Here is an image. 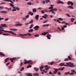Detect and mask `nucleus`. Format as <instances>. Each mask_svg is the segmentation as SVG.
Returning <instances> with one entry per match:
<instances>
[{"label":"nucleus","mask_w":76,"mask_h":76,"mask_svg":"<svg viewBox=\"0 0 76 76\" xmlns=\"http://www.w3.org/2000/svg\"><path fill=\"white\" fill-rule=\"evenodd\" d=\"M66 64L67 65L63 63H61L59 64V66H65V67H66V66L68 67L69 66L71 67H74L75 66H73V64L70 62L66 63Z\"/></svg>","instance_id":"1"},{"label":"nucleus","mask_w":76,"mask_h":76,"mask_svg":"<svg viewBox=\"0 0 76 76\" xmlns=\"http://www.w3.org/2000/svg\"><path fill=\"white\" fill-rule=\"evenodd\" d=\"M2 29H4V28H3L1 27H0V35H1L2 34H3V31H4V32H9V33H11L12 35H16V34H15L14 33V32L11 31H4V30H2Z\"/></svg>","instance_id":"2"},{"label":"nucleus","mask_w":76,"mask_h":76,"mask_svg":"<svg viewBox=\"0 0 76 76\" xmlns=\"http://www.w3.org/2000/svg\"><path fill=\"white\" fill-rule=\"evenodd\" d=\"M67 4L68 5H70L71 4V6H68L67 7V8H69V9H74V8L72 6L74 5V4L72 1H69L67 3Z\"/></svg>","instance_id":"3"},{"label":"nucleus","mask_w":76,"mask_h":76,"mask_svg":"<svg viewBox=\"0 0 76 76\" xmlns=\"http://www.w3.org/2000/svg\"><path fill=\"white\" fill-rule=\"evenodd\" d=\"M13 8L14 9L12 10V12H15V11H16V10H17L18 11L20 10V9L18 7H14Z\"/></svg>","instance_id":"4"},{"label":"nucleus","mask_w":76,"mask_h":76,"mask_svg":"<svg viewBox=\"0 0 76 76\" xmlns=\"http://www.w3.org/2000/svg\"><path fill=\"white\" fill-rule=\"evenodd\" d=\"M31 62H32V61L31 60H29L27 61V60H25L24 61L25 64H27V63H28V64H29V63H31Z\"/></svg>","instance_id":"5"},{"label":"nucleus","mask_w":76,"mask_h":76,"mask_svg":"<svg viewBox=\"0 0 76 76\" xmlns=\"http://www.w3.org/2000/svg\"><path fill=\"white\" fill-rule=\"evenodd\" d=\"M50 11H51L52 13H53L54 15L55 14V12H54V11H57V9L56 8H54L52 10H50Z\"/></svg>","instance_id":"6"},{"label":"nucleus","mask_w":76,"mask_h":76,"mask_svg":"<svg viewBox=\"0 0 76 76\" xmlns=\"http://www.w3.org/2000/svg\"><path fill=\"white\" fill-rule=\"evenodd\" d=\"M39 26H36L33 28L34 29H35V31H38L39 29Z\"/></svg>","instance_id":"7"},{"label":"nucleus","mask_w":76,"mask_h":76,"mask_svg":"<svg viewBox=\"0 0 76 76\" xmlns=\"http://www.w3.org/2000/svg\"><path fill=\"white\" fill-rule=\"evenodd\" d=\"M45 67L46 68H45V70H49L48 69L50 68V67L49 66H48V65H46L45 66Z\"/></svg>","instance_id":"8"},{"label":"nucleus","mask_w":76,"mask_h":76,"mask_svg":"<svg viewBox=\"0 0 76 76\" xmlns=\"http://www.w3.org/2000/svg\"><path fill=\"white\" fill-rule=\"evenodd\" d=\"M0 13H5V14H6L7 13V12H6V11L5 10H4L0 11Z\"/></svg>","instance_id":"9"},{"label":"nucleus","mask_w":76,"mask_h":76,"mask_svg":"<svg viewBox=\"0 0 76 76\" xmlns=\"http://www.w3.org/2000/svg\"><path fill=\"white\" fill-rule=\"evenodd\" d=\"M4 1H8V2H11V3L14 4V3L10 0H4Z\"/></svg>","instance_id":"10"},{"label":"nucleus","mask_w":76,"mask_h":76,"mask_svg":"<svg viewBox=\"0 0 76 76\" xmlns=\"http://www.w3.org/2000/svg\"><path fill=\"white\" fill-rule=\"evenodd\" d=\"M34 69L35 70L36 72H38V70H39L38 68L37 67H34Z\"/></svg>","instance_id":"11"},{"label":"nucleus","mask_w":76,"mask_h":76,"mask_svg":"<svg viewBox=\"0 0 76 76\" xmlns=\"http://www.w3.org/2000/svg\"><path fill=\"white\" fill-rule=\"evenodd\" d=\"M1 26H2H2L3 27H7V26H6V24H1Z\"/></svg>","instance_id":"12"},{"label":"nucleus","mask_w":76,"mask_h":76,"mask_svg":"<svg viewBox=\"0 0 76 76\" xmlns=\"http://www.w3.org/2000/svg\"><path fill=\"white\" fill-rule=\"evenodd\" d=\"M38 17H39V15H37L35 17L36 19V20H38Z\"/></svg>","instance_id":"13"},{"label":"nucleus","mask_w":76,"mask_h":76,"mask_svg":"<svg viewBox=\"0 0 76 76\" xmlns=\"http://www.w3.org/2000/svg\"><path fill=\"white\" fill-rule=\"evenodd\" d=\"M0 55L1 56H5V55H4V53L1 52H0Z\"/></svg>","instance_id":"14"},{"label":"nucleus","mask_w":76,"mask_h":76,"mask_svg":"<svg viewBox=\"0 0 76 76\" xmlns=\"http://www.w3.org/2000/svg\"><path fill=\"white\" fill-rule=\"evenodd\" d=\"M33 27H34V24H32L30 25L29 28L30 29H31Z\"/></svg>","instance_id":"15"},{"label":"nucleus","mask_w":76,"mask_h":76,"mask_svg":"<svg viewBox=\"0 0 76 76\" xmlns=\"http://www.w3.org/2000/svg\"><path fill=\"white\" fill-rule=\"evenodd\" d=\"M32 10L33 12H37V10L35 8L33 9Z\"/></svg>","instance_id":"16"},{"label":"nucleus","mask_w":76,"mask_h":76,"mask_svg":"<svg viewBox=\"0 0 76 76\" xmlns=\"http://www.w3.org/2000/svg\"><path fill=\"white\" fill-rule=\"evenodd\" d=\"M16 58H10V60H11V61H12V60H16Z\"/></svg>","instance_id":"17"},{"label":"nucleus","mask_w":76,"mask_h":76,"mask_svg":"<svg viewBox=\"0 0 76 76\" xmlns=\"http://www.w3.org/2000/svg\"><path fill=\"white\" fill-rule=\"evenodd\" d=\"M47 33H48V32H44V33H43L42 34V35H46V34H47Z\"/></svg>","instance_id":"18"},{"label":"nucleus","mask_w":76,"mask_h":76,"mask_svg":"<svg viewBox=\"0 0 76 76\" xmlns=\"http://www.w3.org/2000/svg\"><path fill=\"white\" fill-rule=\"evenodd\" d=\"M27 75L28 76H32V75L31 74L28 73L27 74Z\"/></svg>","instance_id":"19"},{"label":"nucleus","mask_w":76,"mask_h":76,"mask_svg":"<svg viewBox=\"0 0 76 76\" xmlns=\"http://www.w3.org/2000/svg\"><path fill=\"white\" fill-rule=\"evenodd\" d=\"M12 68V65H10L9 66H8V69H11V68Z\"/></svg>","instance_id":"20"},{"label":"nucleus","mask_w":76,"mask_h":76,"mask_svg":"<svg viewBox=\"0 0 76 76\" xmlns=\"http://www.w3.org/2000/svg\"><path fill=\"white\" fill-rule=\"evenodd\" d=\"M53 9V5H52L49 8V9Z\"/></svg>","instance_id":"21"},{"label":"nucleus","mask_w":76,"mask_h":76,"mask_svg":"<svg viewBox=\"0 0 76 76\" xmlns=\"http://www.w3.org/2000/svg\"><path fill=\"white\" fill-rule=\"evenodd\" d=\"M34 76H39V74L38 73H36V74H34Z\"/></svg>","instance_id":"22"},{"label":"nucleus","mask_w":76,"mask_h":76,"mask_svg":"<svg viewBox=\"0 0 76 76\" xmlns=\"http://www.w3.org/2000/svg\"><path fill=\"white\" fill-rule=\"evenodd\" d=\"M70 72H65L64 73V75H69V74Z\"/></svg>","instance_id":"23"},{"label":"nucleus","mask_w":76,"mask_h":76,"mask_svg":"<svg viewBox=\"0 0 76 76\" xmlns=\"http://www.w3.org/2000/svg\"><path fill=\"white\" fill-rule=\"evenodd\" d=\"M9 58H7L6 59L4 60L5 62V63H6V62L8 60H9Z\"/></svg>","instance_id":"24"},{"label":"nucleus","mask_w":76,"mask_h":76,"mask_svg":"<svg viewBox=\"0 0 76 76\" xmlns=\"http://www.w3.org/2000/svg\"><path fill=\"white\" fill-rule=\"evenodd\" d=\"M25 35H26V36H27L28 35L27 34H20V36H25Z\"/></svg>","instance_id":"25"},{"label":"nucleus","mask_w":76,"mask_h":76,"mask_svg":"<svg viewBox=\"0 0 76 76\" xmlns=\"http://www.w3.org/2000/svg\"><path fill=\"white\" fill-rule=\"evenodd\" d=\"M33 31L34 30H33V29H31L29 30L28 31L30 32H33Z\"/></svg>","instance_id":"26"},{"label":"nucleus","mask_w":76,"mask_h":76,"mask_svg":"<svg viewBox=\"0 0 76 76\" xmlns=\"http://www.w3.org/2000/svg\"><path fill=\"white\" fill-rule=\"evenodd\" d=\"M45 2L47 4L50 3V0H45Z\"/></svg>","instance_id":"27"},{"label":"nucleus","mask_w":76,"mask_h":76,"mask_svg":"<svg viewBox=\"0 0 76 76\" xmlns=\"http://www.w3.org/2000/svg\"><path fill=\"white\" fill-rule=\"evenodd\" d=\"M15 26H22V24H15Z\"/></svg>","instance_id":"28"},{"label":"nucleus","mask_w":76,"mask_h":76,"mask_svg":"<svg viewBox=\"0 0 76 76\" xmlns=\"http://www.w3.org/2000/svg\"><path fill=\"white\" fill-rule=\"evenodd\" d=\"M31 68L32 67V66L31 65H28V66H27V68Z\"/></svg>","instance_id":"29"},{"label":"nucleus","mask_w":76,"mask_h":76,"mask_svg":"<svg viewBox=\"0 0 76 76\" xmlns=\"http://www.w3.org/2000/svg\"><path fill=\"white\" fill-rule=\"evenodd\" d=\"M70 20L71 22H73V21L75 20V19L72 18Z\"/></svg>","instance_id":"30"},{"label":"nucleus","mask_w":76,"mask_h":76,"mask_svg":"<svg viewBox=\"0 0 76 76\" xmlns=\"http://www.w3.org/2000/svg\"><path fill=\"white\" fill-rule=\"evenodd\" d=\"M64 61H69V60L68 58H66L64 59Z\"/></svg>","instance_id":"31"},{"label":"nucleus","mask_w":76,"mask_h":76,"mask_svg":"<svg viewBox=\"0 0 76 76\" xmlns=\"http://www.w3.org/2000/svg\"><path fill=\"white\" fill-rule=\"evenodd\" d=\"M27 4L28 5H31V4H32V3H31L30 2H28L27 3Z\"/></svg>","instance_id":"32"},{"label":"nucleus","mask_w":76,"mask_h":76,"mask_svg":"<svg viewBox=\"0 0 76 76\" xmlns=\"http://www.w3.org/2000/svg\"><path fill=\"white\" fill-rule=\"evenodd\" d=\"M24 69L25 68H24L22 67L20 70V72H22V71H23V70H24Z\"/></svg>","instance_id":"33"},{"label":"nucleus","mask_w":76,"mask_h":76,"mask_svg":"<svg viewBox=\"0 0 76 76\" xmlns=\"http://www.w3.org/2000/svg\"><path fill=\"white\" fill-rule=\"evenodd\" d=\"M33 22H34V21H33V20H31L28 23L29 24H30V23H33Z\"/></svg>","instance_id":"34"},{"label":"nucleus","mask_w":76,"mask_h":76,"mask_svg":"<svg viewBox=\"0 0 76 76\" xmlns=\"http://www.w3.org/2000/svg\"><path fill=\"white\" fill-rule=\"evenodd\" d=\"M54 63V62L53 61H52L50 62V64L51 65H53V64Z\"/></svg>","instance_id":"35"},{"label":"nucleus","mask_w":76,"mask_h":76,"mask_svg":"<svg viewBox=\"0 0 76 76\" xmlns=\"http://www.w3.org/2000/svg\"><path fill=\"white\" fill-rule=\"evenodd\" d=\"M3 35H5V36H7V35H10V34H3Z\"/></svg>","instance_id":"36"},{"label":"nucleus","mask_w":76,"mask_h":76,"mask_svg":"<svg viewBox=\"0 0 76 76\" xmlns=\"http://www.w3.org/2000/svg\"><path fill=\"white\" fill-rule=\"evenodd\" d=\"M22 19H23V20H26V17H23L22 18Z\"/></svg>","instance_id":"37"},{"label":"nucleus","mask_w":76,"mask_h":76,"mask_svg":"<svg viewBox=\"0 0 76 76\" xmlns=\"http://www.w3.org/2000/svg\"><path fill=\"white\" fill-rule=\"evenodd\" d=\"M44 69V66H41L40 68V69Z\"/></svg>","instance_id":"38"},{"label":"nucleus","mask_w":76,"mask_h":76,"mask_svg":"<svg viewBox=\"0 0 76 76\" xmlns=\"http://www.w3.org/2000/svg\"><path fill=\"white\" fill-rule=\"evenodd\" d=\"M71 72H73V73H75V70L74 69H72V70H71Z\"/></svg>","instance_id":"39"},{"label":"nucleus","mask_w":76,"mask_h":76,"mask_svg":"<svg viewBox=\"0 0 76 76\" xmlns=\"http://www.w3.org/2000/svg\"><path fill=\"white\" fill-rule=\"evenodd\" d=\"M34 37H39V35H38V34L35 35H34Z\"/></svg>","instance_id":"40"},{"label":"nucleus","mask_w":76,"mask_h":76,"mask_svg":"<svg viewBox=\"0 0 76 76\" xmlns=\"http://www.w3.org/2000/svg\"><path fill=\"white\" fill-rule=\"evenodd\" d=\"M41 13H42L43 14H44L45 13V12L44 11V10H42L41 12Z\"/></svg>","instance_id":"41"},{"label":"nucleus","mask_w":76,"mask_h":76,"mask_svg":"<svg viewBox=\"0 0 76 76\" xmlns=\"http://www.w3.org/2000/svg\"><path fill=\"white\" fill-rule=\"evenodd\" d=\"M47 38H48L49 39H51V38H50V37H49L48 35L47 36Z\"/></svg>","instance_id":"42"},{"label":"nucleus","mask_w":76,"mask_h":76,"mask_svg":"<svg viewBox=\"0 0 76 76\" xmlns=\"http://www.w3.org/2000/svg\"><path fill=\"white\" fill-rule=\"evenodd\" d=\"M68 58H69V60H72V59H71V58H70V57L69 56H68Z\"/></svg>","instance_id":"43"},{"label":"nucleus","mask_w":76,"mask_h":76,"mask_svg":"<svg viewBox=\"0 0 76 76\" xmlns=\"http://www.w3.org/2000/svg\"><path fill=\"white\" fill-rule=\"evenodd\" d=\"M69 75H74V73L73 72H71V73H69Z\"/></svg>","instance_id":"44"},{"label":"nucleus","mask_w":76,"mask_h":76,"mask_svg":"<svg viewBox=\"0 0 76 76\" xmlns=\"http://www.w3.org/2000/svg\"><path fill=\"white\" fill-rule=\"evenodd\" d=\"M28 17H29V15H27L26 17V18H28Z\"/></svg>","instance_id":"45"},{"label":"nucleus","mask_w":76,"mask_h":76,"mask_svg":"<svg viewBox=\"0 0 76 76\" xmlns=\"http://www.w3.org/2000/svg\"><path fill=\"white\" fill-rule=\"evenodd\" d=\"M66 15L67 16H68V17H69V18H70L71 16L69 14H66Z\"/></svg>","instance_id":"46"},{"label":"nucleus","mask_w":76,"mask_h":76,"mask_svg":"<svg viewBox=\"0 0 76 76\" xmlns=\"http://www.w3.org/2000/svg\"><path fill=\"white\" fill-rule=\"evenodd\" d=\"M59 3H61V4H64V2L61 1H59Z\"/></svg>","instance_id":"47"},{"label":"nucleus","mask_w":76,"mask_h":76,"mask_svg":"<svg viewBox=\"0 0 76 76\" xmlns=\"http://www.w3.org/2000/svg\"><path fill=\"white\" fill-rule=\"evenodd\" d=\"M55 71L56 72H57H57L58 71V69H55Z\"/></svg>","instance_id":"48"},{"label":"nucleus","mask_w":76,"mask_h":76,"mask_svg":"<svg viewBox=\"0 0 76 76\" xmlns=\"http://www.w3.org/2000/svg\"><path fill=\"white\" fill-rule=\"evenodd\" d=\"M42 3H43V4H45V1H42Z\"/></svg>","instance_id":"49"},{"label":"nucleus","mask_w":76,"mask_h":76,"mask_svg":"<svg viewBox=\"0 0 76 76\" xmlns=\"http://www.w3.org/2000/svg\"><path fill=\"white\" fill-rule=\"evenodd\" d=\"M57 21L58 22V23H61V22H60V21L58 20L57 19Z\"/></svg>","instance_id":"50"},{"label":"nucleus","mask_w":76,"mask_h":76,"mask_svg":"<svg viewBox=\"0 0 76 76\" xmlns=\"http://www.w3.org/2000/svg\"><path fill=\"white\" fill-rule=\"evenodd\" d=\"M47 22H48V20L45 21L43 22V23H47Z\"/></svg>","instance_id":"51"},{"label":"nucleus","mask_w":76,"mask_h":76,"mask_svg":"<svg viewBox=\"0 0 76 76\" xmlns=\"http://www.w3.org/2000/svg\"><path fill=\"white\" fill-rule=\"evenodd\" d=\"M27 35H29V36H31V34L30 33H27Z\"/></svg>","instance_id":"52"},{"label":"nucleus","mask_w":76,"mask_h":76,"mask_svg":"<svg viewBox=\"0 0 76 76\" xmlns=\"http://www.w3.org/2000/svg\"><path fill=\"white\" fill-rule=\"evenodd\" d=\"M59 20H63V19H62L61 18H58Z\"/></svg>","instance_id":"53"},{"label":"nucleus","mask_w":76,"mask_h":76,"mask_svg":"<svg viewBox=\"0 0 76 76\" xmlns=\"http://www.w3.org/2000/svg\"><path fill=\"white\" fill-rule=\"evenodd\" d=\"M10 6H11V7H14V5H13V4H10Z\"/></svg>","instance_id":"54"},{"label":"nucleus","mask_w":76,"mask_h":76,"mask_svg":"<svg viewBox=\"0 0 76 76\" xmlns=\"http://www.w3.org/2000/svg\"><path fill=\"white\" fill-rule=\"evenodd\" d=\"M64 67H63L62 68H61V70L62 71L63 70H64Z\"/></svg>","instance_id":"55"},{"label":"nucleus","mask_w":76,"mask_h":76,"mask_svg":"<svg viewBox=\"0 0 76 76\" xmlns=\"http://www.w3.org/2000/svg\"><path fill=\"white\" fill-rule=\"evenodd\" d=\"M3 8H4L3 7V6H2V7H0V9H3Z\"/></svg>","instance_id":"56"},{"label":"nucleus","mask_w":76,"mask_h":76,"mask_svg":"<svg viewBox=\"0 0 76 76\" xmlns=\"http://www.w3.org/2000/svg\"><path fill=\"white\" fill-rule=\"evenodd\" d=\"M58 75H61V73H60V72H58Z\"/></svg>","instance_id":"57"},{"label":"nucleus","mask_w":76,"mask_h":76,"mask_svg":"<svg viewBox=\"0 0 76 76\" xmlns=\"http://www.w3.org/2000/svg\"><path fill=\"white\" fill-rule=\"evenodd\" d=\"M57 29H58L59 30V31H61V28H60L59 27H58Z\"/></svg>","instance_id":"58"},{"label":"nucleus","mask_w":76,"mask_h":76,"mask_svg":"<svg viewBox=\"0 0 76 76\" xmlns=\"http://www.w3.org/2000/svg\"><path fill=\"white\" fill-rule=\"evenodd\" d=\"M53 73H54V74H57V72H56L55 71H53Z\"/></svg>","instance_id":"59"},{"label":"nucleus","mask_w":76,"mask_h":76,"mask_svg":"<svg viewBox=\"0 0 76 76\" xmlns=\"http://www.w3.org/2000/svg\"><path fill=\"white\" fill-rule=\"evenodd\" d=\"M13 31H18V30H17V29H16V28H14L13 29Z\"/></svg>","instance_id":"60"},{"label":"nucleus","mask_w":76,"mask_h":76,"mask_svg":"<svg viewBox=\"0 0 76 76\" xmlns=\"http://www.w3.org/2000/svg\"><path fill=\"white\" fill-rule=\"evenodd\" d=\"M49 74H50V75H53V73H52V72H49Z\"/></svg>","instance_id":"61"},{"label":"nucleus","mask_w":76,"mask_h":76,"mask_svg":"<svg viewBox=\"0 0 76 76\" xmlns=\"http://www.w3.org/2000/svg\"><path fill=\"white\" fill-rule=\"evenodd\" d=\"M5 4V3L4 2L2 3L0 5Z\"/></svg>","instance_id":"62"},{"label":"nucleus","mask_w":76,"mask_h":76,"mask_svg":"<svg viewBox=\"0 0 76 76\" xmlns=\"http://www.w3.org/2000/svg\"><path fill=\"white\" fill-rule=\"evenodd\" d=\"M3 19H4V18H0V20H3Z\"/></svg>","instance_id":"63"},{"label":"nucleus","mask_w":76,"mask_h":76,"mask_svg":"<svg viewBox=\"0 0 76 76\" xmlns=\"http://www.w3.org/2000/svg\"><path fill=\"white\" fill-rule=\"evenodd\" d=\"M44 11L45 12H48V11H47V10H45Z\"/></svg>","instance_id":"64"}]
</instances>
